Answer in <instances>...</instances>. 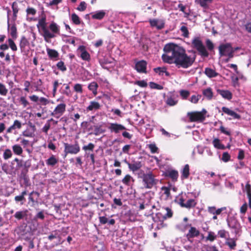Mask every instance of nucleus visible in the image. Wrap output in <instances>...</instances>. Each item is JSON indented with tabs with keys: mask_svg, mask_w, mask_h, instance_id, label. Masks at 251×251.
Listing matches in <instances>:
<instances>
[{
	"mask_svg": "<svg viewBox=\"0 0 251 251\" xmlns=\"http://www.w3.org/2000/svg\"><path fill=\"white\" fill-rule=\"evenodd\" d=\"M37 27L41 29L43 32V36L45 40L48 41L49 39L54 38V35L50 33V31L46 27V19L45 17H42L40 19L37 25Z\"/></svg>",
	"mask_w": 251,
	"mask_h": 251,
	"instance_id": "4",
	"label": "nucleus"
},
{
	"mask_svg": "<svg viewBox=\"0 0 251 251\" xmlns=\"http://www.w3.org/2000/svg\"><path fill=\"white\" fill-rule=\"evenodd\" d=\"M10 34L13 38H16L17 37V28L15 25H13L10 27H8Z\"/></svg>",
	"mask_w": 251,
	"mask_h": 251,
	"instance_id": "39",
	"label": "nucleus"
},
{
	"mask_svg": "<svg viewBox=\"0 0 251 251\" xmlns=\"http://www.w3.org/2000/svg\"><path fill=\"white\" fill-rule=\"evenodd\" d=\"M162 59L165 63L172 64L173 63V54L163 53L162 55Z\"/></svg>",
	"mask_w": 251,
	"mask_h": 251,
	"instance_id": "30",
	"label": "nucleus"
},
{
	"mask_svg": "<svg viewBox=\"0 0 251 251\" xmlns=\"http://www.w3.org/2000/svg\"><path fill=\"white\" fill-rule=\"evenodd\" d=\"M164 53L173 54V43H170L166 45L163 49Z\"/></svg>",
	"mask_w": 251,
	"mask_h": 251,
	"instance_id": "36",
	"label": "nucleus"
},
{
	"mask_svg": "<svg viewBox=\"0 0 251 251\" xmlns=\"http://www.w3.org/2000/svg\"><path fill=\"white\" fill-rule=\"evenodd\" d=\"M166 68L164 67H157L153 69L154 71L160 75H164Z\"/></svg>",
	"mask_w": 251,
	"mask_h": 251,
	"instance_id": "48",
	"label": "nucleus"
},
{
	"mask_svg": "<svg viewBox=\"0 0 251 251\" xmlns=\"http://www.w3.org/2000/svg\"><path fill=\"white\" fill-rule=\"evenodd\" d=\"M105 12L103 10L96 11L92 15V18L94 19L101 20L104 17Z\"/></svg>",
	"mask_w": 251,
	"mask_h": 251,
	"instance_id": "26",
	"label": "nucleus"
},
{
	"mask_svg": "<svg viewBox=\"0 0 251 251\" xmlns=\"http://www.w3.org/2000/svg\"><path fill=\"white\" fill-rule=\"evenodd\" d=\"M180 30L181 31V32L182 33V35L183 37H186V38H187L189 37V33L188 28L186 26H185L184 25H182L180 27Z\"/></svg>",
	"mask_w": 251,
	"mask_h": 251,
	"instance_id": "41",
	"label": "nucleus"
},
{
	"mask_svg": "<svg viewBox=\"0 0 251 251\" xmlns=\"http://www.w3.org/2000/svg\"><path fill=\"white\" fill-rule=\"evenodd\" d=\"M77 51L80 53V57L82 60L85 61H89L90 60V55L86 51L84 46H80L77 49Z\"/></svg>",
	"mask_w": 251,
	"mask_h": 251,
	"instance_id": "13",
	"label": "nucleus"
},
{
	"mask_svg": "<svg viewBox=\"0 0 251 251\" xmlns=\"http://www.w3.org/2000/svg\"><path fill=\"white\" fill-rule=\"evenodd\" d=\"M227 225L228 227L234 229V232L237 233L241 227L240 224L234 218H230L227 220Z\"/></svg>",
	"mask_w": 251,
	"mask_h": 251,
	"instance_id": "11",
	"label": "nucleus"
},
{
	"mask_svg": "<svg viewBox=\"0 0 251 251\" xmlns=\"http://www.w3.org/2000/svg\"><path fill=\"white\" fill-rule=\"evenodd\" d=\"M163 4L166 9L168 10H170L172 9V2L169 0H164Z\"/></svg>",
	"mask_w": 251,
	"mask_h": 251,
	"instance_id": "51",
	"label": "nucleus"
},
{
	"mask_svg": "<svg viewBox=\"0 0 251 251\" xmlns=\"http://www.w3.org/2000/svg\"><path fill=\"white\" fill-rule=\"evenodd\" d=\"M26 11L27 15H31L32 16L35 15L36 13V10L34 8L31 7L27 8Z\"/></svg>",
	"mask_w": 251,
	"mask_h": 251,
	"instance_id": "61",
	"label": "nucleus"
},
{
	"mask_svg": "<svg viewBox=\"0 0 251 251\" xmlns=\"http://www.w3.org/2000/svg\"><path fill=\"white\" fill-rule=\"evenodd\" d=\"M21 127V123L19 121L16 120L14 121L13 124L7 129V132L11 133L13 130L15 129H20Z\"/></svg>",
	"mask_w": 251,
	"mask_h": 251,
	"instance_id": "23",
	"label": "nucleus"
},
{
	"mask_svg": "<svg viewBox=\"0 0 251 251\" xmlns=\"http://www.w3.org/2000/svg\"><path fill=\"white\" fill-rule=\"evenodd\" d=\"M108 128L111 132H114L116 134L126 129V127L123 125L117 123L109 124Z\"/></svg>",
	"mask_w": 251,
	"mask_h": 251,
	"instance_id": "10",
	"label": "nucleus"
},
{
	"mask_svg": "<svg viewBox=\"0 0 251 251\" xmlns=\"http://www.w3.org/2000/svg\"><path fill=\"white\" fill-rule=\"evenodd\" d=\"M206 251H219L215 246H208L206 249Z\"/></svg>",
	"mask_w": 251,
	"mask_h": 251,
	"instance_id": "64",
	"label": "nucleus"
},
{
	"mask_svg": "<svg viewBox=\"0 0 251 251\" xmlns=\"http://www.w3.org/2000/svg\"><path fill=\"white\" fill-rule=\"evenodd\" d=\"M8 93V89L6 86L2 83H0V95L1 96H6Z\"/></svg>",
	"mask_w": 251,
	"mask_h": 251,
	"instance_id": "43",
	"label": "nucleus"
},
{
	"mask_svg": "<svg viewBox=\"0 0 251 251\" xmlns=\"http://www.w3.org/2000/svg\"><path fill=\"white\" fill-rule=\"evenodd\" d=\"M200 231L195 227L191 226L187 234L188 239L192 238L199 236Z\"/></svg>",
	"mask_w": 251,
	"mask_h": 251,
	"instance_id": "18",
	"label": "nucleus"
},
{
	"mask_svg": "<svg viewBox=\"0 0 251 251\" xmlns=\"http://www.w3.org/2000/svg\"><path fill=\"white\" fill-rule=\"evenodd\" d=\"M95 148V145L92 143H89L87 145H84L82 147V150L85 151V155L87 157H89V153L87 152L88 151H93Z\"/></svg>",
	"mask_w": 251,
	"mask_h": 251,
	"instance_id": "28",
	"label": "nucleus"
},
{
	"mask_svg": "<svg viewBox=\"0 0 251 251\" xmlns=\"http://www.w3.org/2000/svg\"><path fill=\"white\" fill-rule=\"evenodd\" d=\"M147 62L144 60L140 61L136 63L135 69L138 72L146 73Z\"/></svg>",
	"mask_w": 251,
	"mask_h": 251,
	"instance_id": "15",
	"label": "nucleus"
},
{
	"mask_svg": "<svg viewBox=\"0 0 251 251\" xmlns=\"http://www.w3.org/2000/svg\"><path fill=\"white\" fill-rule=\"evenodd\" d=\"M217 238V235L213 231H209L208 235L206 237V240L210 242H213Z\"/></svg>",
	"mask_w": 251,
	"mask_h": 251,
	"instance_id": "40",
	"label": "nucleus"
},
{
	"mask_svg": "<svg viewBox=\"0 0 251 251\" xmlns=\"http://www.w3.org/2000/svg\"><path fill=\"white\" fill-rule=\"evenodd\" d=\"M203 94L204 96L208 99H211L212 97L213 93L211 88H208L203 91Z\"/></svg>",
	"mask_w": 251,
	"mask_h": 251,
	"instance_id": "45",
	"label": "nucleus"
},
{
	"mask_svg": "<svg viewBox=\"0 0 251 251\" xmlns=\"http://www.w3.org/2000/svg\"><path fill=\"white\" fill-rule=\"evenodd\" d=\"M212 1L213 0H196V1L203 7H207Z\"/></svg>",
	"mask_w": 251,
	"mask_h": 251,
	"instance_id": "42",
	"label": "nucleus"
},
{
	"mask_svg": "<svg viewBox=\"0 0 251 251\" xmlns=\"http://www.w3.org/2000/svg\"><path fill=\"white\" fill-rule=\"evenodd\" d=\"M12 149L14 152L17 155H20L23 152V149L22 147L19 145H14L12 146Z\"/></svg>",
	"mask_w": 251,
	"mask_h": 251,
	"instance_id": "38",
	"label": "nucleus"
},
{
	"mask_svg": "<svg viewBox=\"0 0 251 251\" xmlns=\"http://www.w3.org/2000/svg\"><path fill=\"white\" fill-rule=\"evenodd\" d=\"M133 178L129 175H126L122 179V182L127 186H130L131 182H134Z\"/></svg>",
	"mask_w": 251,
	"mask_h": 251,
	"instance_id": "31",
	"label": "nucleus"
},
{
	"mask_svg": "<svg viewBox=\"0 0 251 251\" xmlns=\"http://www.w3.org/2000/svg\"><path fill=\"white\" fill-rule=\"evenodd\" d=\"M171 189V186L170 185L164 186L161 188V191L163 194L165 195L166 198H168L170 196Z\"/></svg>",
	"mask_w": 251,
	"mask_h": 251,
	"instance_id": "33",
	"label": "nucleus"
},
{
	"mask_svg": "<svg viewBox=\"0 0 251 251\" xmlns=\"http://www.w3.org/2000/svg\"><path fill=\"white\" fill-rule=\"evenodd\" d=\"M125 162L128 165L129 169L133 172H135L139 170L142 166L141 161H133L131 163L128 162L125 160Z\"/></svg>",
	"mask_w": 251,
	"mask_h": 251,
	"instance_id": "12",
	"label": "nucleus"
},
{
	"mask_svg": "<svg viewBox=\"0 0 251 251\" xmlns=\"http://www.w3.org/2000/svg\"><path fill=\"white\" fill-rule=\"evenodd\" d=\"M222 111L226 114L232 116L234 119H239L240 118V116L239 114L227 107H223Z\"/></svg>",
	"mask_w": 251,
	"mask_h": 251,
	"instance_id": "20",
	"label": "nucleus"
},
{
	"mask_svg": "<svg viewBox=\"0 0 251 251\" xmlns=\"http://www.w3.org/2000/svg\"><path fill=\"white\" fill-rule=\"evenodd\" d=\"M12 155V153L10 149H7L5 150L3 154V157L5 160H7L9 158H11Z\"/></svg>",
	"mask_w": 251,
	"mask_h": 251,
	"instance_id": "44",
	"label": "nucleus"
},
{
	"mask_svg": "<svg viewBox=\"0 0 251 251\" xmlns=\"http://www.w3.org/2000/svg\"><path fill=\"white\" fill-rule=\"evenodd\" d=\"M185 197V194L183 195L182 193L181 195L176 197L175 201L178 203L181 207H185L187 209H190L195 207L197 203V201L194 199H190L188 200L186 202H184Z\"/></svg>",
	"mask_w": 251,
	"mask_h": 251,
	"instance_id": "2",
	"label": "nucleus"
},
{
	"mask_svg": "<svg viewBox=\"0 0 251 251\" xmlns=\"http://www.w3.org/2000/svg\"><path fill=\"white\" fill-rule=\"evenodd\" d=\"M66 105L64 103L58 104L51 113V115L56 118H60L64 113L66 110Z\"/></svg>",
	"mask_w": 251,
	"mask_h": 251,
	"instance_id": "9",
	"label": "nucleus"
},
{
	"mask_svg": "<svg viewBox=\"0 0 251 251\" xmlns=\"http://www.w3.org/2000/svg\"><path fill=\"white\" fill-rule=\"evenodd\" d=\"M48 239L50 241L52 240L53 239H57V242L54 246H57L63 243V241H62L61 240V237L60 235L56 231L51 233L48 236Z\"/></svg>",
	"mask_w": 251,
	"mask_h": 251,
	"instance_id": "16",
	"label": "nucleus"
},
{
	"mask_svg": "<svg viewBox=\"0 0 251 251\" xmlns=\"http://www.w3.org/2000/svg\"><path fill=\"white\" fill-rule=\"evenodd\" d=\"M150 86L151 89L161 90L163 89V87L159 84H157L154 82H151L150 83Z\"/></svg>",
	"mask_w": 251,
	"mask_h": 251,
	"instance_id": "50",
	"label": "nucleus"
},
{
	"mask_svg": "<svg viewBox=\"0 0 251 251\" xmlns=\"http://www.w3.org/2000/svg\"><path fill=\"white\" fill-rule=\"evenodd\" d=\"M47 52L49 57L51 58H56L58 56V53L54 50L47 49Z\"/></svg>",
	"mask_w": 251,
	"mask_h": 251,
	"instance_id": "37",
	"label": "nucleus"
},
{
	"mask_svg": "<svg viewBox=\"0 0 251 251\" xmlns=\"http://www.w3.org/2000/svg\"><path fill=\"white\" fill-rule=\"evenodd\" d=\"M192 44L193 47L197 50L201 55L204 57L208 56V52L199 37L194 38L192 40Z\"/></svg>",
	"mask_w": 251,
	"mask_h": 251,
	"instance_id": "5",
	"label": "nucleus"
},
{
	"mask_svg": "<svg viewBox=\"0 0 251 251\" xmlns=\"http://www.w3.org/2000/svg\"><path fill=\"white\" fill-rule=\"evenodd\" d=\"M57 67L58 69L62 71H65L67 70V68L65 66L64 62L61 61L57 63Z\"/></svg>",
	"mask_w": 251,
	"mask_h": 251,
	"instance_id": "53",
	"label": "nucleus"
},
{
	"mask_svg": "<svg viewBox=\"0 0 251 251\" xmlns=\"http://www.w3.org/2000/svg\"><path fill=\"white\" fill-rule=\"evenodd\" d=\"M226 244L227 245L230 249H234L236 246V241L233 238L227 239Z\"/></svg>",
	"mask_w": 251,
	"mask_h": 251,
	"instance_id": "35",
	"label": "nucleus"
},
{
	"mask_svg": "<svg viewBox=\"0 0 251 251\" xmlns=\"http://www.w3.org/2000/svg\"><path fill=\"white\" fill-rule=\"evenodd\" d=\"M100 108V104L95 101H91L90 102L89 105L86 108V110L89 111H95L97 110Z\"/></svg>",
	"mask_w": 251,
	"mask_h": 251,
	"instance_id": "19",
	"label": "nucleus"
},
{
	"mask_svg": "<svg viewBox=\"0 0 251 251\" xmlns=\"http://www.w3.org/2000/svg\"><path fill=\"white\" fill-rule=\"evenodd\" d=\"M57 162L58 160L53 155L46 160V164L50 166H54Z\"/></svg>",
	"mask_w": 251,
	"mask_h": 251,
	"instance_id": "32",
	"label": "nucleus"
},
{
	"mask_svg": "<svg viewBox=\"0 0 251 251\" xmlns=\"http://www.w3.org/2000/svg\"><path fill=\"white\" fill-rule=\"evenodd\" d=\"M181 179H187L190 175V169L188 164L185 165L180 171Z\"/></svg>",
	"mask_w": 251,
	"mask_h": 251,
	"instance_id": "17",
	"label": "nucleus"
},
{
	"mask_svg": "<svg viewBox=\"0 0 251 251\" xmlns=\"http://www.w3.org/2000/svg\"><path fill=\"white\" fill-rule=\"evenodd\" d=\"M72 20L75 25H79L80 24V20L79 17L75 13L72 15Z\"/></svg>",
	"mask_w": 251,
	"mask_h": 251,
	"instance_id": "49",
	"label": "nucleus"
},
{
	"mask_svg": "<svg viewBox=\"0 0 251 251\" xmlns=\"http://www.w3.org/2000/svg\"><path fill=\"white\" fill-rule=\"evenodd\" d=\"M149 22L151 27H155L157 29H161L164 26V22L162 20L152 19L150 20Z\"/></svg>",
	"mask_w": 251,
	"mask_h": 251,
	"instance_id": "14",
	"label": "nucleus"
},
{
	"mask_svg": "<svg viewBox=\"0 0 251 251\" xmlns=\"http://www.w3.org/2000/svg\"><path fill=\"white\" fill-rule=\"evenodd\" d=\"M195 60L194 57L186 54L183 48L174 44V63L177 67L188 68L192 65Z\"/></svg>",
	"mask_w": 251,
	"mask_h": 251,
	"instance_id": "1",
	"label": "nucleus"
},
{
	"mask_svg": "<svg viewBox=\"0 0 251 251\" xmlns=\"http://www.w3.org/2000/svg\"><path fill=\"white\" fill-rule=\"evenodd\" d=\"M74 91L79 94H81L83 92L82 85L79 83H76L75 84L74 86Z\"/></svg>",
	"mask_w": 251,
	"mask_h": 251,
	"instance_id": "47",
	"label": "nucleus"
},
{
	"mask_svg": "<svg viewBox=\"0 0 251 251\" xmlns=\"http://www.w3.org/2000/svg\"><path fill=\"white\" fill-rule=\"evenodd\" d=\"M64 152L65 153L76 154L80 151V147L77 142L74 145L69 144L68 143H64Z\"/></svg>",
	"mask_w": 251,
	"mask_h": 251,
	"instance_id": "8",
	"label": "nucleus"
},
{
	"mask_svg": "<svg viewBox=\"0 0 251 251\" xmlns=\"http://www.w3.org/2000/svg\"><path fill=\"white\" fill-rule=\"evenodd\" d=\"M8 41L9 46L12 50L14 51L17 50V48L14 41L11 39H9Z\"/></svg>",
	"mask_w": 251,
	"mask_h": 251,
	"instance_id": "55",
	"label": "nucleus"
},
{
	"mask_svg": "<svg viewBox=\"0 0 251 251\" xmlns=\"http://www.w3.org/2000/svg\"><path fill=\"white\" fill-rule=\"evenodd\" d=\"M155 177V175L151 172H149L142 175L141 177L145 188L151 189L157 183L158 180Z\"/></svg>",
	"mask_w": 251,
	"mask_h": 251,
	"instance_id": "3",
	"label": "nucleus"
},
{
	"mask_svg": "<svg viewBox=\"0 0 251 251\" xmlns=\"http://www.w3.org/2000/svg\"><path fill=\"white\" fill-rule=\"evenodd\" d=\"M204 73L210 78L216 77L218 75V74L216 73L215 70L209 68L205 69Z\"/></svg>",
	"mask_w": 251,
	"mask_h": 251,
	"instance_id": "27",
	"label": "nucleus"
},
{
	"mask_svg": "<svg viewBox=\"0 0 251 251\" xmlns=\"http://www.w3.org/2000/svg\"><path fill=\"white\" fill-rule=\"evenodd\" d=\"M45 218L44 212V211H41L39 212L35 216V219H41L44 220Z\"/></svg>",
	"mask_w": 251,
	"mask_h": 251,
	"instance_id": "57",
	"label": "nucleus"
},
{
	"mask_svg": "<svg viewBox=\"0 0 251 251\" xmlns=\"http://www.w3.org/2000/svg\"><path fill=\"white\" fill-rule=\"evenodd\" d=\"M230 158V156L227 152H225L223 153L222 157V160L224 162H226L228 161L229 160Z\"/></svg>",
	"mask_w": 251,
	"mask_h": 251,
	"instance_id": "56",
	"label": "nucleus"
},
{
	"mask_svg": "<svg viewBox=\"0 0 251 251\" xmlns=\"http://www.w3.org/2000/svg\"><path fill=\"white\" fill-rule=\"evenodd\" d=\"M49 28L51 30V34L54 35V38L56 36L55 34H59L60 31L59 26L55 23L52 22L49 25Z\"/></svg>",
	"mask_w": 251,
	"mask_h": 251,
	"instance_id": "22",
	"label": "nucleus"
},
{
	"mask_svg": "<svg viewBox=\"0 0 251 251\" xmlns=\"http://www.w3.org/2000/svg\"><path fill=\"white\" fill-rule=\"evenodd\" d=\"M86 8V4L84 1H82L80 2V4L77 8V9L80 11H84Z\"/></svg>",
	"mask_w": 251,
	"mask_h": 251,
	"instance_id": "62",
	"label": "nucleus"
},
{
	"mask_svg": "<svg viewBox=\"0 0 251 251\" xmlns=\"http://www.w3.org/2000/svg\"><path fill=\"white\" fill-rule=\"evenodd\" d=\"M14 199L17 202L20 201L21 205H23L25 201V198L21 195L16 196Z\"/></svg>",
	"mask_w": 251,
	"mask_h": 251,
	"instance_id": "52",
	"label": "nucleus"
},
{
	"mask_svg": "<svg viewBox=\"0 0 251 251\" xmlns=\"http://www.w3.org/2000/svg\"><path fill=\"white\" fill-rule=\"evenodd\" d=\"M20 102L23 105L24 107H25L28 104H29L28 101L26 100L24 97H21L20 100Z\"/></svg>",
	"mask_w": 251,
	"mask_h": 251,
	"instance_id": "63",
	"label": "nucleus"
},
{
	"mask_svg": "<svg viewBox=\"0 0 251 251\" xmlns=\"http://www.w3.org/2000/svg\"><path fill=\"white\" fill-rule=\"evenodd\" d=\"M212 143L214 147L215 148L222 150L225 149V146L221 143L220 140L218 138L214 139Z\"/></svg>",
	"mask_w": 251,
	"mask_h": 251,
	"instance_id": "34",
	"label": "nucleus"
},
{
	"mask_svg": "<svg viewBox=\"0 0 251 251\" xmlns=\"http://www.w3.org/2000/svg\"><path fill=\"white\" fill-rule=\"evenodd\" d=\"M217 92L220 94L223 98L231 100L232 97V93L228 90H218Z\"/></svg>",
	"mask_w": 251,
	"mask_h": 251,
	"instance_id": "21",
	"label": "nucleus"
},
{
	"mask_svg": "<svg viewBox=\"0 0 251 251\" xmlns=\"http://www.w3.org/2000/svg\"><path fill=\"white\" fill-rule=\"evenodd\" d=\"M28 44V42L25 37H22L20 41V46L21 49H24Z\"/></svg>",
	"mask_w": 251,
	"mask_h": 251,
	"instance_id": "46",
	"label": "nucleus"
},
{
	"mask_svg": "<svg viewBox=\"0 0 251 251\" xmlns=\"http://www.w3.org/2000/svg\"><path fill=\"white\" fill-rule=\"evenodd\" d=\"M227 234L228 232L224 229L220 230L218 232V235L222 238H226Z\"/></svg>",
	"mask_w": 251,
	"mask_h": 251,
	"instance_id": "60",
	"label": "nucleus"
},
{
	"mask_svg": "<svg viewBox=\"0 0 251 251\" xmlns=\"http://www.w3.org/2000/svg\"><path fill=\"white\" fill-rule=\"evenodd\" d=\"M98 87L97 83L95 81H93L88 85V88L93 93L94 96H96L98 94L97 89Z\"/></svg>",
	"mask_w": 251,
	"mask_h": 251,
	"instance_id": "24",
	"label": "nucleus"
},
{
	"mask_svg": "<svg viewBox=\"0 0 251 251\" xmlns=\"http://www.w3.org/2000/svg\"><path fill=\"white\" fill-rule=\"evenodd\" d=\"M180 95L183 99H186L190 95V93L188 91L181 90L180 91Z\"/></svg>",
	"mask_w": 251,
	"mask_h": 251,
	"instance_id": "58",
	"label": "nucleus"
},
{
	"mask_svg": "<svg viewBox=\"0 0 251 251\" xmlns=\"http://www.w3.org/2000/svg\"><path fill=\"white\" fill-rule=\"evenodd\" d=\"M206 111L191 112L187 113V117L191 122H202L205 119Z\"/></svg>",
	"mask_w": 251,
	"mask_h": 251,
	"instance_id": "7",
	"label": "nucleus"
},
{
	"mask_svg": "<svg viewBox=\"0 0 251 251\" xmlns=\"http://www.w3.org/2000/svg\"><path fill=\"white\" fill-rule=\"evenodd\" d=\"M149 148L151 153H154L158 152V149L155 144H151L149 145Z\"/></svg>",
	"mask_w": 251,
	"mask_h": 251,
	"instance_id": "54",
	"label": "nucleus"
},
{
	"mask_svg": "<svg viewBox=\"0 0 251 251\" xmlns=\"http://www.w3.org/2000/svg\"><path fill=\"white\" fill-rule=\"evenodd\" d=\"M31 127L32 128V130L30 131L28 129H26L22 133V135L26 137H33L34 136V132L35 131V126L34 125H31Z\"/></svg>",
	"mask_w": 251,
	"mask_h": 251,
	"instance_id": "25",
	"label": "nucleus"
},
{
	"mask_svg": "<svg viewBox=\"0 0 251 251\" xmlns=\"http://www.w3.org/2000/svg\"><path fill=\"white\" fill-rule=\"evenodd\" d=\"M219 50L221 56L228 57V58L226 60V62H228L230 58L233 57L234 50L230 44H226L221 45L219 47Z\"/></svg>",
	"mask_w": 251,
	"mask_h": 251,
	"instance_id": "6",
	"label": "nucleus"
},
{
	"mask_svg": "<svg viewBox=\"0 0 251 251\" xmlns=\"http://www.w3.org/2000/svg\"><path fill=\"white\" fill-rule=\"evenodd\" d=\"M27 210H26L17 211L14 215V217L17 220H21L27 216Z\"/></svg>",
	"mask_w": 251,
	"mask_h": 251,
	"instance_id": "29",
	"label": "nucleus"
},
{
	"mask_svg": "<svg viewBox=\"0 0 251 251\" xmlns=\"http://www.w3.org/2000/svg\"><path fill=\"white\" fill-rule=\"evenodd\" d=\"M248 209V205L246 202H245L240 207V212L242 214H245Z\"/></svg>",
	"mask_w": 251,
	"mask_h": 251,
	"instance_id": "59",
	"label": "nucleus"
}]
</instances>
